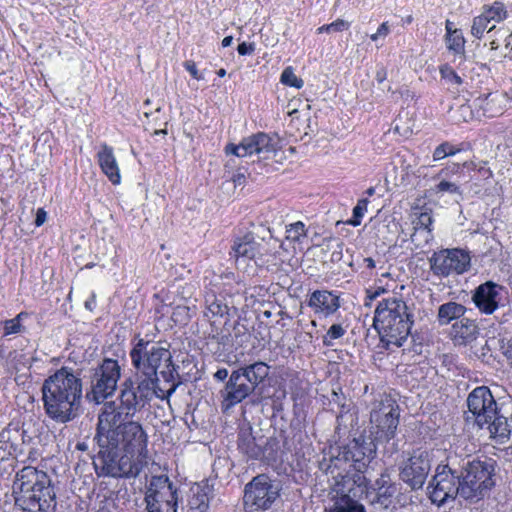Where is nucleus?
<instances>
[{
    "label": "nucleus",
    "mask_w": 512,
    "mask_h": 512,
    "mask_svg": "<svg viewBox=\"0 0 512 512\" xmlns=\"http://www.w3.org/2000/svg\"><path fill=\"white\" fill-rule=\"evenodd\" d=\"M41 390L44 410L50 419L66 424L80 415L82 380L72 368L58 369L44 381Z\"/></svg>",
    "instance_id": "obj_1"
},
{
    "label": "nucleus",
    "mask_w": 512,
    "mask_h": 512,
    "mask_svg": "<svg viewBox=\"0 0 512 512\" xmlns=\"http://www.w3.org/2000/svg\"><path fill=\"white\" fill-rule=\"evenodd\" d=\"M469 412L475 423L489 431L497 443H505L512 433V400L497 403L490 389L479 386L467 397Z\"/></svg>",
    "instance_id": "obj_2"
},
{
    "label": "nucleus",
    "mask_w": 512,
    "mask_h": 512,
    "mask_svg": "<svg viewBox=\"0 0 512 512\" xmlns=\"http://www.w3.org/2000/svg\"><path fill=\"white\" fill-rule=\"evenodd\" d=\"M96 433L105 437L112 435L111 440L117 448L124 450L133 459L145 461L147 452V434L142 425L116 412V402H105L98 415Z\"/></svg>",
    "instance_id": "obj_3"
},
{
    "label": "nucleus",
    "mask_w": 512,
    "mask_h": 512,
    "mask_svg": "<svg viewBox=\"0 0 512 512\" xmlns=\"http://www.w3.org/2000/svg\"><path fill=\"white\" fill-rule=\"evenodd\" d=\"M131 363L135 369V376L154 382L159 385V375L169 385L168 395H172L178 385V372L173 364L169 349L159 342H153L139 338L130 353Z\"/></svg>",
    "instance_id": "obj_4"
},
{
    "label": "nucleus",
    "mask_w": 512,
    "mask_h": 512,
    "mask_svg": "<svg viewBox=\"0 0 512 512\" xmlns=\"http://www.w3.org/2000/svg\"><path fill=\"white\" fill-rule=\"evenodd\" d=\"M15 504L25 512H55L56 492L48 474L32 466L22 468L13 483Z\"/></svg>",
    "instance_id": "obj_5"
},
{
    "label": "nucleus",
    "mask_w": 512,
    "mask_h": 512,
    "mask_svg": "<svg viewBox=\"0 0 512 512\" xmlns=\"http://www.w3.org/2000/svg\"><path fill=\"white\" fill-rule=\"evenodd\" d=\"M373 325L387 345L401 347L413 325V315L406 302L397 297L381 300L375 310Z\"/></svg>",
    "instance_id": "obj_6"
},
{
    "label": "nucleus",
    "mask_w": 512,
    "mask_h": 512,
    "mask_svg": "<svg viewBox=\"0 0 512 512\" xmlns=\"http://www.w3.org/2000/svg\"><path fill=\"white\" fill-rule=\"evenodd\" d=\"M94 439L97 441L99 451L97 460L94 461V468L99 477L112 478H135L143 470L146 461L133 459L123 449L117 448L111 442L112 435L102 437L96 433Z\"/></svg>",
    "instance_id": "obj_7"
},
{
    "label": "nucleus",
    "mask_w": 512,
    "mask_h": 512,
    "mask_svg": "<svg viewBox=\"0 0 512 512\" xmlns=\"http://www.w3.org/2000/svg\"><path fill=\"white\" fill-rule=\"evenodd\" d=\"M165 391L167 388L154 382L135 375L127 377L119 385V405H116V412L126 418H133L136 413L148 406L154 397L168 399L171 395Z\"/></svg>",
    "instance_id": "obj_8"
},
{
    "label": "nucleus",
    "mask_w": 512,
    "mask_h": 512,
    "mask_svg": "<svg viewBox=\"0 0 512 512\" xmlns=\"http://www.w3.org/2000/svg\"><path fill=\"white\" fill-rule=\"evenodd\" d=\"M270 366L262 361L233 370L221 391L223 407L227 410L241 403L269 376Z\"/></svg>",
    "instance_id": "obj_9"
},
{
    "label": "nucleus",
    "mask_w": 512,
    "mask_h": 512,
    "mask_svg": "<svg viewBox=\"0 0 512 512\" xmlns=\"http://www.w3.org/2000/svg\"><path fill=\"white\" fill-rule=\"evenodd\" d=\"M461 471L460 497L465 500L478 501L482 499L495 485L494 475L496 461L483 459H463L458 463Z\"/></svg>",
    "instance_id": "obj_10"
},
{
    "label": "nucleus",
    "mask_w": 512,
    "mask_h": 512,
    "mask_svg": "<svg viewBox=\"0 0 512 512\" xmlns=\"http://www.w3.org/2000/svg\"><path fill=\"white\" fill-rule=\"evenodd\" d=\"M337 454L324 456L319 461V469L334 480L336 492H351L354 496H362L367 491V477L353 471L344 446L338 447Z\"/></svg>",
    "instance_id": "obj_11"
},
{
    "label": "nucleus",
    "mask_w": 512,
    "mask_h": 512,
    "mask_svg": "<svg viewBox=\"0 0 512 512\" xmlns=\"http://www.w3.org/2000/svg\"><path fill=\"white\" fill-rule=\"evenodd\" d=\"M400 408L390 395H382L372 403L370 434L376 443H388L396 436Z\"/></svg>",
    "instance_id": "obj_12"
},
{
    "label": "nucleus",
    "mask_w": 512,
    "mask_h": 512,
    "mask_svg": "<svg viewBox=\"0 0 512 512\" xmlns=\"http://www.w3.org/2000/svg\"><path fill=\"white\" fill-rule=\"evenodd\" d=\"M461 471L456 457H448L446 464H439L436 473L428 485L429 498L438 506L449 499L460 496Z\"/></svg>",
    "instance_id": "obj_13"
},
{
    "label": "nucleus",
    "mask_w": 512,
    "mask_h": 512,
    "mask_svg": "<svg viewBox=\"0 0 512 512\" xmlns=\"http://www.w3.org/2000/svg\"><path fill=\"white\" fill-rule=\"evenodd\" d=\"M122 369L117 360L104 358L102 362L93 369L90 377V393L87 394L97 404L114 396L119 388Z\"/></svg>",
    "instance_id": "obj_14"
},
{
    "label": "nucleus",
    "mask_w": 512,
    "mask_h": 512,
    "mask_svg": "<svg viewBox=\"0 0 512 512\" xmlns=\"http://www.w3.org/2000/svg\"><path fill=\"white\" fill-rule=\"evenodd\" d=\"M147 512H177L178 491L167 476H153L145 493Z\"/></svg>",
    "instance_id": "obj_15"
},
{
    "label": "nucleus",
    "mask_w": 512,
    "mask_h": 512,
    "mask_svg": "<svg viewBox=\"0 0 512 512\" xmlns=\"http://www.w3.org/2000/svg\"><path fill=\"white\" fill-rule=\"evenodd\" d=\"M280 490L279 481L266 474L257 475L245 486L244 504L254 510H267L280 496Z\"/></svg>",
    "instance_id": "obj_16"
},
{
    "label": "nucleus",
    "mask_w": 512,
    "mask_h": 512,
    "mask_svg": "<svg viewBox=\"0 0 512 512\" xmlns=\"http://www.w3.org/2000/svg\"><path fill=\"white\" fill-rule=\"evenodd\" d=\"M471 257L463 249H441L435 251L429 258L430 270L433 275L441 278L467 272L470 268Z\"/></svg>",
    "instance_id": "obj_17"
},
{
    "label": "nucleus",
    "mask_w": 512,
    "mask_h": 512,
    "mask_svg": "<svg viewBox=\"0 0 512 512\" xmlns=\"http://www.w3.org/2000/svg\"><path fill=\"white\" fill-rule=\"evenodd\" d=\"M435 452H439V450H414L402 468L400 477L412 489H419L425 483L435 459Z\"/></svg>",
    "instance_id": "obj_18"
},
{
    "label": "nucleus",
    "mask_w": 512,
    "mask_h": 512,
    "mask_svg": "<svg viewBox=\"0 0 512 512\" xmlns=\"http://www.w3.org/2000/svg\"><path fill=\"white\" fill-rule=\"evenodd\" d=\"M276 151L275 140L264 132L245 137L239 144L229 143L225 147L227 155H235L239 158L251 156L253 154L266 158L269 154Z\"/></svg>",
    "instance_id": "obj_19"
},
{
    "label": "nucleus",
    "mask_w": 512,
    "mask_h": 512,
    "mask_svg": "<svg viewBox=\"0 0 512 512\" xmlns=\"http://www.w3.org/2000/svg\"><path fill=\"white\" fill-rule=\"evenodd\" d=\"M273 440L262 435L255 436L252 433V427H244L239 430L237 446L239 451L249 459L267 461L275 459V453L272 449Z\"/></svg>",
    "instance_id": "obj_20"
},
{
    "label": "nucleus",
    "mask_w": 512,
    "mask_h": 512,
    "mask_svg": "<svg viewBox=\"0 0 512 512\" xmlns=\"http://www.w3.org/2000/svg\"><path fill=\"white\" fill-rule=\"evenodd\" d=\"M376 441L360 435L344 446L353 471L364 474L376 455Z\"/></svg>",
    "instance_id": "obj_21"
},
{
    "label": "nucleus",
    "mask_w": 512,
    "mask_h": 512,
    "mask_svg": "<svg viewBox=\"0 0 512 512\" xmlns=\"http://www.w3.org/2000/svg\"><path fill=\"white\" fill-rule=\"evenodd\" d=\"M503 287L493 281L480 284L472 293V302L478 310L486 315L493 314L500 306Z\"/></svg>",
    "instance_id": "obj_22"
},
{
    "label": "nucleus",
    "mask_w": 512,
    "mask_h": 512,
    "mask_svg": "<svg viewBox=\"0 0 512 512\" xmlns=\"http://www.w3.org/2000/svg\"><path fill=\"white\" fill-rule=\"evenodd\" d=\"M263 239L252 232L237 234L233 239L230 255L239 259L255 260L264 255Z\"/></svg>",
    "instance_id": "obj_23"
},
{
    "label": "nucleus",
    "mask_w": 512,
    "mask_h": 512,
    "mask_svg": "<svg viewBox=\"0 0 512 512\" xmlns=\"http://www.w3.org/2000/svg\"><path fill=\"white\" fill-rule=\"evenodd\" d=\"M307 306L320 316L329 317L340 308L339 295L335 291L315 290L307 300Z\"/></svg>",
    "instance_id": "obj_24"
},
{
    "label": "nucleus",
    "mask_w": 512,
    "mask_h": 512,
    "mask_svg": "<svg viewBox=\"0 0 512 512\" xmlns=\"http://www.w3.org/2000/svg\"><path fill=\"white\" fill-rule=\"evenodd\" d=\"M479 334L478 325L474 320L462 318L456 321L451 327V335L458 345H467L477 339Z\"/></svg>",
    "instance_id": "obj_25"
},
{
    "label": "nucleus",
    "mask_w": 512,
    "mask_h": 512,
    "mask_svg": "<svg viewBox=\"0 0 512 512\" xmlns=\"http://www.w3.org/2000/svg\"><path fill=\"white\" fill-rule=\"evenodd\" d=\"M97 157L102 172L113 184H119L121 176L112 147L106 144L102 145Z\"/></svg>",
    "instance_id": "obj_26"
},
{
    "label": "nucleus",
    "mask_w": 512,
    "mask_h": 512,
    "mask_svg": "<svg viewBox=\"0 0 512 512\" xmlns=\"http://www.w3.org/2000/svg\"><path fill=\"white\" fill-rule=\"evenodd\" d=\"M467 308L455 301L443 303L438 308L437 322L440 326L450 324L453 320H461L464 318Z\"/></svg>",
    "instance_id": "obj_27"
},
{
    "label": "nucleus",
    "mask_w": 512,
    "mask_h": 512,
    "mask_svg": "<svg viewBox=\"0 0 512 512\" xmlns=\"http://www.w3.org/2000/svg\"><path fill=\"white\" fill-rule=\"evenodd\" d=\"M338 496L332 507L327 512H366L362 504L357 499L362 496H354L351 492H337Z\"/></svg>",
    "instance_id": "obj_28"
},
{
    "label": "nucleus",
    "mask_w": 512,
    "mask_h": 512,
    "mask_svg": "<svg viewBox=\"0 0 512 512\" xmlns=\"http://www.w3.org/2000/svg\"><path fill=\"white\" fill-rule=\"evenodd\" d=\"M414 224V233L411 235V241L416 244V246L420 245L419 238L422 237L425 243H428L432 238V229L431 226L433 224V218L430 213L422 212L419 214L417 219L413 222Z\"/></svg>",
    "instance_id": "obj_29"
},
{
    "label": "nucleus",
    "mask_w": 512,
    "mask_h": 512,
    "mask_svg": "<svg viewBox=\"0 0 512 512\" xmlns=\"http://www.w3.org/2000/svg\"><path fill=\"white\" fill-rule=\"evenodd\" d=\"M504 100V95L499 93H489L484 96H479L474 100L475 107L480 108L483 114L488 117H494L500 114L502 107L500 104Z\"/></svg>",
    "instance_id": "obj_30"
},
{
    "label": "nucleus",
    "mask_w": 512,
    "mask_h": 512,
    "mask_svg": "<svg viewBox=\"0 0 512 512\" xmlns=\"http://www.w3.org/2000/svg\"><path fill=\"white\" fill-rule=\"evenodd\" d=\"M395 492L396 488L394 485L370 491L369 480L367 479V491L363 493V497L368 498L374 505L379 504L381 507L387 508L392 503Z\"/></svg>",
    "instance_id": "obj_31"
},
{
    "label": "nucleus",
    "mask_w": 512,
    "mask_h": 512,
    "mask_svg": "<svg viewBox=\"0 0 512 512\" xmlns=\"http://www.w3.org/2000/svg\"><path fill=\"white\" fill-rule=\"evenodd\" d=\"M205 306L207 310L205 312L206 317H223L228 314L229 311L225 297L223 295H216L213 292H209L205 295Z\"/></svg>",
    "instance_id": "obj_32"
},
{
    "label": "nucleus",
    "mask_w": 512,
    "mask_h": 512,
    "mask_svg": "<svg viewBox=\"0 0 512 512\" xmlns=\"http://www.w3.org/2000/svg\"><path fill=\"white\" fill-rule=\"evenodd\" d=\"M24 431L20 429L18 424L10 423L0 432V442L5 443L8 447L13 448L17 452L18 442L23 441Z\"/></svg>",
    "instance_id": "obj_33"
},
{
    "label": "nucleus",
    "mask_w": 512,
    "mask_h": 512,
    "mask_svg": "<svg viewBox=\"0 0 512 512\" xmlns=\"http://www.w3.org/2000/svg\"><path fill=\"white\" fill-rule=\"evenodd\" d=\"M495 30H498V28H496V24L491 23L487 16H484V14L481 13L480 15L474 17L471 26V34L475 38L481 39L485 31L491 35L495 32Z\"/></svg>",
    "instance_id": "obj_34"
},
{
    "label": "nucleus",
    "mask_w": 512,
    "mask_h": 512,
    "mask_svg": "<svg viewBox=\"0 0 512 512\" xmlns=\"http://www.w3.org/2000/svg\"><path fill=\"white\" fill-rule=\"evenodd\" d=\"M209 505L207 494L200 488L193 491L188 500V512H205Z\"/></svg>",
    "instance_id": "obj_35"
},
{
    "label": "nucleus",
    "mask_w": 512,
    "mask_h": 512,
    "mask_svg": "<svg viewBox=\"0 0 512 512\" xmlns=\"http://www.w3.org/2000/svg\"><path fill=\"white\" fill-rule=\"evenodd\" d=\"M482 14L487 16L488 20L493 23H500L507 18V10L503 3L494 2L491 6H484Z\"/></svg>",
    "instance_id": "obj_36"
},
{
    "label": "nucleus",
    "mask_w": 512,
    "mask_h": 512,
    "mask_svg": "<svg viewBox=\"0 0 512 512\" xmlns=\"http://www.w3.org/2000/svg\"><path fill=\"white\" fill-rule=\"evenodd\" d=\"M440 75L450 87L459 91V87L463 84V79L451 66L448 64L442 65L440 67Z\"/></svg>",
    "instance_id": "obj_37"
},
{
    "label": "nucleus",
    "mask_w": 512,
    "mask_h": 512,
    "mask_svg": "<svg viewBox=\"0 0 512 512\" xmlns=\"http://www.w3.org/2000/svg\"><path fill=\"white\" fill-rule=\"evenodd\" d=\"M447 48L455 54H463L465 50V39L461 30L454 29L451 35H446Z\"/></svg>",
    "instance_id": "obj_38"
},
{
    "label": "nucleus",
    "mask_w": 512,
    "mask_h": 512,
    "mask_svg": "<svg viewBox=\"0 0 512 512\" xmlns=\"http://www.w3.org/2000/svg\"><path fill=\"white\" fill-rule=\"evenodd\" d=\"M17 452L13 451V448L8 445L0 447V474L8 472L13 469L14 466V455Z\"/></svg>",
    "instance_id": "obj_39"
},
{
    "label": "nucleus",
    "mask_w": 512,
    "mask_h": 512,
    "mask_svg": "<svg viewBox=\"0 0 512 512\" xmlns=\"http://www.w3.org/2000/svg\"><path fill=\"white\" fill-rule=\"evenodd\" d=\"M460 151V148L455 147L450 142H443L435 148L433 152V160L440 161L448 156H453Z\"/></svg>",
    "instance_id": "obj_40"
},
{
    "label": "nucleus",
    "mask_w": 512,
    "mask_h": 512,
    "mask_svg": "<svg viewBox=\"0 0 512 512\" xmlns=\"http://www.w3.org/2000/svg\"><path fill=\"white\" fill-rule=\"evenodd\" d=\"M280 82L284 85L300 89L304 85V81L297 77L292 67H286L280 77Z\"/></svg>",
    "instance_id": "obj_41"
},
{
    "label": "nucleus",
    "mask_w": 512,
    "mask_h": 512,
    "mask_svg": "<svg viewBox=\"0 0 512 512\" xmlns=\"http://www.w3.org/2000/svg\"><path fill=\"white\" fill-rule=\"evenodd\" d=\"M346 333V329L341 324H333L323 337V344L326 347L334 345V340L343 337Z\"/></svg>",
    "instance_id": "obj_42"
},
{
    "label": "nucleus",
    "mask_w": 512,
    "mask_h": 512,
    "mask_svg": "<svg viewBox=\"0 0 512 512\" xmlns=\"http://www.w3.org/2000/svg\"><path fill=\"white\" fill-rule=\"evenodd\" d=\"M368 206V200L367 199H360L357 203V205L353 208V215L352 218L347 221L349 225H352L354 227L361 224V220L367 211Z\"/></svg>",
    "instance_id": "obj_43"
},
{
    "label": "nucleus",
    "mask_w": 512,
    "mask_h": 512,
    "mask_svg": "<svg viewBox=\"0 0 512 512\" xmlns=\"http://www.w3.org/2000/svg\"><path fill=\"white\" fill-rule=\"evenodd\" d=\"M331 403L337 404L340 408V411L337 415V422L340 423V421L343 419L344 414L349 411V408L346 405V397L342 394L341 389H339V392L333 390L332 391V398Z\"/></svg>",
    "instance_id": "obj_44"
},
{
    "label": "nucleus",
    "mask_w": 512,
    "mask_h": 512,
    "mask_svg": "<svg viewBox=\"0 0 512 512\" xmlns=\"http://www.w3.org/2000/svg\"><path fill=\"white\" fill-rule=\"evenodd\" d=\"M287 238L292 241H299L301 237L306 235L305 224L301 221L292 223L288 226Z\"/></svg>",
    "instance_id": "obj_45"
},
{
    "label": "nucleus",
    "mask_w": 512,
    "mask_h": 512,
    "mask_svg": "<svg viewBox=\"0 0 512 512\" xmlns=\"http://www.w3.org/2000/svg\"><path fill=\"white\" fill-rule=\"evenodd\" d=\"M435 193L461 194L460 187L447 180H441L434 188Z\"/></svg>",
    "instance_id": "obj_46"
},
{
    "label": "nucleus",
    "mask_w": 512,
    "mask_h": 512,
    "mask_svg": "<svg viewBox=\"0 0 512 512\" xmlns=\"http://www.w3.org/2000/svg\"><path fill=\"white\" fill-rule=\"evenodd\" d=\"M24 331L21 323L17 319H9L4 322V335L18 334Z\"/></svg>",
    "instance_id": "obj_47"
},
{
    "label": "nucleus",
    "mask_w": 512,
    "mask_h": 512,
    "mask_svg": "<svg viewBox=\"0 0 512 512\" xmlns=\"http://www.w3.org/2000/svg\"><path fill=\"white\" fill-rule=\"evenodd\" d=\"M208 338L217 343L218 345H222L223 347L229 345L230 343V338H231V335L229 332H225V331H217L216 333H210Z\"/></svg>",
    "instance_id": "obj_48"
},
{
    "label": "nucleus",
    "mask_w": 512,
    "mask_h": 512,
    "mask_svg": "<svg viewBox=\"0 0 512 512\" xmlns=\"http://www.w3.org/2000/svg\"><path fill=\"white\" fill-rule=\"evenodd\" d=\"M184 68L186 71L189 72V74L192 76V78L196 80H203L204 77L202 73H200L197 69L196 63L192 60H187L183 63Z\"/></svg>",
    "instance_id": "obj_49"
},
{
    "label": "nucleus",
    "mask_w": 512,
    "mask_h": 512,
    "mask_svg": "<svg viewBox=\"0 0 512 512\" xmlns=\"http://www.w3.org/2000/svg\"><path fill=\"white\" fill-rule=\"evenodd\" d=\"M390 476L386 473H382L378 479H376L373 486L369 487L370 491H376L378 488H384L385 486H392Z\"/></svg>",
    "instance_id": "obj_50"
},
{
    "label": "nucleus",
    "mask_w": 512,
    "mask_h": 512,
    "mask_svg": "<svg viewBox=\"0 0 512 512\" xmlns=\"http://www.w3.org/2000/svg\"><path fill=\"white\" fill-rule=\"evenodd\" d=\"M330 33L341 32L349 28L350 24L347 21L342 19H337L336 21L328 24Z\"/></svg>",
    "instance_id": "obj_51"
},
{
    "label": "nucleus",
    "mask_w": 512,
    "mask_h": 512,
    "mask_svg": "<svg viewBox=\"0 0 512 512\" xmlns=\"http://www.w3.org/2000/svg\"><path fill=\"white\" fill-rule=\"evenodd\" d=\"M389 32L390 28L388 26V23L384 22L378 27L376 33L372 34L370 38L372 41H376L381 37H386L389 34Z\"/></svg>",
    "instance_id": "obj_52"
},
{
    "label": "nucleus",
    "mask_w": 512,
    "mask_h": 512,
    "mask_svg": "<svg viewBox=\"0 0 512 512\" xmlns=\"http://www.w3.org/2000/svg\"><path fill=\"white\" fill-rule=\"evenodd\" d=\"M237 51L242 56L251 55L255 51V44L242 42L238 45Z\"/></svg>",
    "instance_id": "obj_53"
},
{
    "label": "nucleus",
    "mask_w": 512,
    "mask_h": 512,
    "mask_svg": "<svg viewBox=\"0 0 512 512\" xmlns=\"http://www.w3.org/2000/svg\"><path fill=\"white\" fill-rule=\"evenodd\" d=\"M508 29L505 27H499L496 30V33L500 35L501 38H504L505 46L510 47L512 50V33H508Z\"/></svg>",
    "instance_id": "obj_54"
},
{
    "label": "nucleus",
    "mask_w": 512,
    "mask_h": 512,
    "mask_svg": "<svg viewBox=\"0 0 512 512\" xmlns=\"http://www.w3.org/2000/svg\"><path fill=\"white\" fill-rule=\"evenodd\" d=\"M463 166L465 167H468V168H473V169H477L479 171V173L484 177V178H490L492 177V171L489 169V168H486L484 165L483 166H480V167H476V165L473 164V162H465L463 164Z\"/></svg>",
    "instance_id": "obj_55"
},
{
    "label": "nucleus",
    "mask_w": 512,
    "mask_h": 512,
    "mask_svg": "<svg viewBox=\"0 0 512 512\" xmlns=\"http://www.w3.org/2000/svg\"><path fill=\"white\" fill-rule=\"evenodd\" d=\"M46 218H47L46 211L42 208H39L36 212L35 225L37 227L42 226L45 223Z\"/></svg>",
    "instance_id": "obj_56"
},
{
    "label": "nucleus",
    "mask_w": 512,
    "mask_h": 512,
    "mask_svg": "<svg viewBox=\"0 0 512 512\" xmlns=\"http://www.w3.org/2000/svg\"><path fill=\"white\" fill-rule=\"evenodd\" d=\"M490 38H492L489 42L491 50H497L500 46V41L504 40V38H501L500 35L496 33V31L490 35Z\"/></svg>",
    "instance_id": "obj_57"
},
{
    "label": "nucleus",
    "mask_w": 512,
    "mask_h": 512,
    "mask_svg": "<svg viewBox=\"0 0 512 512\" xmlns=\"http://www.w3.org/2000/svg\"><path fill=\"white\" fill-rule=\"evenodd\" d=\"M386 78H387L386 69L383 66L379 67L376 71V76H375L376 81L379 84H381L386 80Z\"/></svg>",
    "instance_id": "obj_58"
},
{
    "label": "nucleus",
    "mask_w": 512,
    "mask_h": 512,
    "mask_svg": "<svg viewBox=\"0 0 512 512\" xmlns=\"http://www.w3.org/2000/svg\"><path fill=\"white\" fill-rule=\"evenodd\" d=\"M229 373L226 368H220L214 373V379L217 381H224L228 377Z\"/></svg>",
    "instance_id": "obj_59"
},
{
    "label": "nucleus",
    "mask_w": 512,
    "mask_h": 512,
    "mask_svg": "<svg viewBox=\"0 0 512 512\" xmlns=\"http://www.w3.org/2000/svg\"><path fill=\"white\" fill-rule=\"evenodd\" d=\"M96 305L95 295L93 294L88 300L85 301V308L93 311Z\"/></svg>",
    "instance_id": "obj_60"
},
{
    "label": "nucleus",
    "mask_w": 512,
    "mask_h": 512,
    "mask_svg": "<svg viewBox=\"0 0 512 512\" xmlns=\"http://www.w3.org/2000/svg\"><path fill=\"white\" fill-rule=\"evenodd\" d=\"M363 262L367 268H369V269L375 268V261L371 257L364 258Z\"/></svg>",
    "instance_id": "obj_61"
},
{
    "label": "nucleus",
    "mask_w": 512,
    "mask_h": 512,
    "mask_svg": "<svg viewBox=\"0 0 512 512\" xmlns=\"http://www.w3.org/2000/svg\"><path fill=\"white\" fill-rule=\"evenodd\" d=\"M505 355L511 361V364H512V339L508 343V346L505 351Z\"/></svg>",
    "instance_id": "obj_62"
},
{
    "label": "nucleus",
    "mask_w": 512,
    "mask_h": 512,
    "mask_svg": "<svg viewBox=\"0 0 512 512\" xmlns=\"http://www.w3.org/2000/svg\"><path fill=\"white\" fill-rule=\"evenodd\" d=\"M233 42V37L232 36H226L223 40H222V46L223 47H229Z\"/></svg>",
    "instance_id": "obj_63"
},
{
    "label": "nucleus",
    "mask_w": 512,
    "mask_h": 512,
    "mask_svg": "<svg viewBox=\"0 0 512 512\" xmlns=\"http://www.w3.org/2000/svg\"><path fill=\"white\" fill-rule=\"evenodd\" d=\"M76 449L80 451H86L88 449V444L86 442H78L76 444Z\"/></svg>",
    "instance_id": "obj_64"
}]
</instances>
